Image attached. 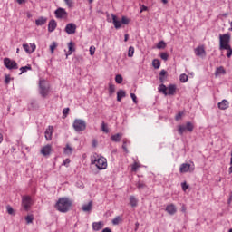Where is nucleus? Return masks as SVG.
<instances>
[{
  "label": "nucleus",
  "mask_w": 232,
  "mask_h": 232,
  "mask_svg": "<svg viewBox=\"0 0 232 232\" xmlns=\"http://www.w3.org/2000/svg\"><path fill=\"white\" fill-rule=\"evenodd\" d=\"M72 200L68 198H60L56 202L54 208L60 213H68L70 211V208H72Z\"/></svg>",
  "instance_id": "nucleus-1"
},
{
  "label": "nucleus",
  "mask_w": 232,
  "mask_h": 232,
  "mask_svg": "<svg viewBox=\"0 0 232 232\" xmlns=\"http://www.w3.org/2000/svg\"><path fill=\"white\" fill-rule=\"evenodd\" d=\"M231 43V35L229 34H219V50L229 48Z\"/></svg>",
  "instance_id": "nucleus-2"
},
{
  "label": "nucleus",
  "mask_w": 232,
  "mask_h": 232,
  "mask_svg": "<svg viewBox=\"0 0 232 232\" xmlns=\"http://www.w3.org/2000/svg\"><path fill=\"white\" fill-rule=\"evenodd\" d=\"M39 93L44 98L50 93V84L45 80L39 81Z\"/></svg>",
  "instance_id": "nucleus-3"
},
{
  "label": "nucleus",
  "mask_w": 232,
  "mask_h": 232,
  "mask_svg": "<svg viewBox=\"0 0 232 232\" xmlns=\"http://www.w3.org/2000/svg\"><path fill=\"white\" fill-rule=\"evenodd\" d=\"M92 164H96V168H98V169H106V168H108V160L102 156L95 159L94 160H92Z\"/></svg>",
  "instance_id": "nucleus-4"
},
{
  "label": "nucleus",
  "mask_w": 232,
  "mask_h": 232,
  "mask_svg": "<svg viewBox=\"0 0 232 232\" xmlns=\"http://www.w3.org/2000/svg\"><path fill=\"white\" fill-rule=\"evenodd\" d=\"M72 128L78 133L81 131H84V130H86V121L84 120L76 119L73 121Z\"/></svg>",
  "instance_id": "nucleus-5"
},
{
  "label": "nucleus",
  "mask_w": 232,
  "mask_h": 232,
  "mask_svg": "<svg viewBox=\"0 0 232 232\" xmlns=\"http://www.w3.org/2000/svg\"><path fill=\"white\" fill-rule=\"evenodd\" d=\"M4 65L7 70H18L19 65L17 64L16 61L11 60L10 58L4 59Z\"/></svg>",
  "instance_id": "nucleus-6"
},
{
  "label": "nucleus",
  "mask_w": 232,
  "mask_h": 232,
  "mask_svg": "<svg viewBox=\"0 0 232 232\" xmlns=\"http://www.w3.org/2000/svg\"><path fill=\"white\" fill-rule=\"evenodd\" d=\"M22 208H24L25 211H28V209L32 208V198L30 196L22 197Z\"/></svg>",
  "instance_id": "nucleus-7"
},
{
  "label": "nucleus",
  "mask_w": 232,
  "mask_h": 232,
  "mask_svg": "<svg viewBox=\"0 0 232 232\" xmlns=\"http://www.w3.org/2000/svg\"><path fill=\"white\" fill-rule=\"evenodd\" d=\"M54 14L57 19H64V17H68V12L63 7H59L55 10Z\"/></svg>",
  "instance_id": "nucleus-8"
},
{
  "label": "nucleus",
  "mask_w": 232,
  "mask_h": 232,
  "mask_svg": "<svg viewBox=\"0 0 232 232\" xmlns=\"http://www.w3.org/2000/svg\"><path fill=\"white\" fill-rule=\"evenodd\" d=\"M76 30H77V25H75V24L73 23L67 24L65 26V32L69 35L75 34Z\"/></svg>",
  "instance_id": "nucleus-9"
},
{
  "label": "nucleus",
  "mask_w": 232,
  "mask_h": 232,
  "mask_svg": "<svg viewBox=\"0 0 232 232\" xmlns=\"http://www.w3.org/2000/svg\"><path fill=\"white\" fill-rule=\"evenodd\" d=\"M92 209H93V201H89L88 204H83L82 207V211L84 213H92Z\"/></svg>",
  "instance_id": "nucleus-10"
},
{
  "label": "nucleus",
  "mask_w": 232,
  "mask_h": 232,
  "mask_svg": "<svg viewBox=\"0 0 232 232\" xmlns=\"http://www.w3.org/2000/svg\"><path fill=\"white\" fill-rule=\"evenodd\" d=\"M111 18H112L114 28H116V30H119V28L122 26L121 20H119V18L115 14H111Z\"/></svg>",
  "instance_id": "nucleus-11"
},
{
  "label": "nucleus",
  "mask_w": 232,
  "mask_h": 232,
  "mask_svg": "<svg viewBox=\"0 0 232 232\" xmlns=\"http://www.w3.org/2000/svg\"><path fill=\"white\" fill-rule=\"evenodd\" d=\"M165 211H167L169 215H175V213H177V207L174 204H169L166 207Z\"/></svg>",
  "instance_id": "nucleus-12"
},
{
  "label": "nucleus",
  "mask_w": 232,
  "mask_h": 232,
  "mask_svg": "<svg viewBox=\"0 0 232 232\" xmlns=\"http://www.w3.org/2000/svg\"><path fill=\"white\" fill-rule=\"evenodd\" d=\"M219 110H227L229 108V102L227 100H223L218 103Z\"/></svg>",
  "instance_id": "nucleus-13"
},
{
  "label": "nucleus",
  "mask_w": 232,
  "mask_h": 232,
  "mask_svg": "<svg viewBox=\"0 0 232 232\" xmlns=\"http://www.w3.org/2000/svg\"><path fill=\"white\" fill-rule=\"evenodd\" d=\"M42 155H44V157L50 155L52 153V145H46L44 146L41 150Z\"/></svg>",
  "instance_id": "nucleus-14"
},
{
  "label": "nucleus",
  "mask_w": 232,
  "mask_h": 232,
  "mask_svg": "<svg viewBox=\"0 0 232 232\" xmlns=\"http://www.w3.org/2000/svg\"><path fill=\"white\" fill-rule=\"evenodd\" d=\"M55 28H57V22L52 19L48 24V32L50 33L54 32Z\"/></svg>",
  "instance_id": "nucleus-15"
},
{
  "label": "nucleus",
  "mask_w": 232,
  "mask_h": 232,
  "mask_svg": "<svg viewBox=\"0 0 232 232\" xmlns=\"http://www.w3.org/2000/svg\"><path fill=\"white\" fill-rule=\"evenodd\" d=\"M104 227V223L102 221L93 222L92 223V229L93 231H101V229Z\"/></svg>",
  "instance_id": "nucleus-16"
},
{
  "label": "nucleus",
  "mask_w": 232,
  "mask_h": 232,
  "mask_svg": "<svg viewBox=\"0 0 232 232\" xmlns=\"http://www.w3.org/2000/svg\"><path fill=\"white\" fill-rule=\"evenodd\" d=\"M189 168H191V164L182 163L179 168L180 173H188L189 171Z\"/></svg>",
  "instance_id": "nucleus-17"
},
{
  "label": "nucleus",
  "mask_w": 232,
  "mask_h": 232,
  "mask_svg": "<svg viewBox=\"0 0 232 232\" xmlns=\"http://www.w3.org/2000/svg\"><path fill=\"white\" fill-rule=\"evenodd\" d=\"M195 54L198 56V57H200L202 55H206V50L204 49V47H197L195 49Z\"/></svg>",
  "instance_id": "nucleus-18"
},
{
  "label": "nucleus",
  "mask_w": 232,
  "mask_h": 232,
  "mask_svg": "<svg viewBox=\"0 0 232 232\" xmlns=\"http://www.w3.org/2000/svg\"><path fill=\"white\" fill-rule=\"evenodd\" d=\"M167 90H169V92H167V95H175V92H177V86L174 84H170L169 85Z\"/></svg>",
  "instance_id": "nucleus-19"
},
{
  "label": "nucleus",
  "mask_w": 232,
  "mask_h": 232,
  "mask_svg": "<svg viewBox=\"0 0 232 232\" xmlns=\"http://www.w3.org/2000/svg\"><path fill=\"white\" fill-rule=\"evenodd\" d=\"M130 204L131 208H137V206L139 205V199H137L135 196H130Z\"/></svg>",
  "instance_id": "nucleus-20"
},
{
  "label": "nucleus",
  "mask_w": 232,
  "mask_h": 232,
  "mask_svg": "<svg viewBox=\"0 0 232 232\" xmlns=\"http://www.w3.org/2000/svg\"><path fill=\"white\" fill-rule=\"evenodd\" d=\"M121 139H122V133L121 132L111 136L112 142H121Z\"/></svg>",
  "instance_id": "nucleus-21"
},
{
  "label": "nucleus",
  "mask_w": 232,
  "mask_h": 232,
  "mask_svg": "<svg viewBox=\"0 0 232 232\" xmlns=\"http://www.w3.org/2000/svg\"><path fill=\"white\" fill-rule=\"evenodd\" d=\"M123 97H126V92L124 90H119L117 92V101H118V102H121V101H122Z\"/></svg>",
  "instance_id": "nucleus-22"
},
{
  "label": "nucleus",
  "mask_w": 232,
  "mask_h": 232,
  "mask_svg": "<svg viewBox=\"0 0 232 232\" xmlns=\"http://www.w3.org/2000/svg\"><path fill=\"white\" fill-rule=\"evenodd\" d=\"M46 21L47 19L42 16L35 20V24L36 26H43L44 24H46Z\"/></svg>",
  "instance_id": "nucleus-23"
},
{
  "label": "nucleus",
  "mask_w": 232,
  "mask_h": 232,
  "mask_svg": "<svg viewBox=\"0 0 232 232\" xmlns=\"http://www.w3.org/2000/svg\"><path fill=\"white\" fill-rule=\"evenodd\" d=\"M215 75H226V69L220 66L216 69Z\"/></svg>",
  "instance_id": "nucleus-24"
},
{
  "label": "nucleus",
  "mask_w": 232,
  "mask_h": 232,
  "mask_svg": "<svg viewBox=\"0 0 232 232\" xmlns=\"http://www.w3.org/2000/svg\"><path fill=\"white\" fill-rule=\"evenodd\" d=\"M159 92L163 93V95H168V87H166V85H164V83H161L159 87Z\"/></svg>",
  "instance_id": "nucleus-25"
},
{
  "label": "nucleus",
  "mask_w": 232,
  "mask_h": 232,
  "mask_svg": "<svg viewBox=\"0 0 232 232\" xmlns=\"http://www.w3.org/2000/svg\"><path fill=\"white\" fill-rule=\"evenodd\" d=\"M152 66H153V68H155V70H159V68H160V60L154 59L152 61Z\"/></svg>",
  "instance_id": "nucleus-26"
},
{
  "label": "nucleus",
  "mask_w": 232,
  "mask_h": 232,
  "mask_svg": "<svg viewBox=\"0 0 232 232\" xmlns=\"http://www.w3.org/2000/svg\"><path fill=\"white\" fill-rule=\"evenodd\" d=\"M185 128L187 129V131H193V130H195V125H193V123H191V121H188L186 123Z\"/></svg>",
  "instance_id": "nucleus-27"
},
{
  "label": "nucleus",
  "mask_w": 232,
  "mask_h": 232,
  "mask_svg": "<svg viewBox=\"0 0 232 232\" xmlns=\"http://www.w3.org/2000/svg\"><path fill=\"white\" fill-rule=\"evenodd\" d=\"M68 49H69V55H72V53L75 52V44H73V42H70L68 44Z\"/></svg>",
  "instance_id": "nucleus-28"
},
{
  "label": "nucleus",
  "mask_w": 232,
  "mask_h": 232,
  "mask_svg": "<svg viewBox=\"0 0 232 232\" xmlns=\"http://www.w3.org/2000/svg\"><path fill=\"white\" fill-rule=\"evenodd\" d=\"M27 70H32V65L28 64L26 66L21 67L20 68V75H23V73L26 72Z\"/></svg>",
  "instance_id": "nucleus-29"
},
{
  "label": "nucleus",
  "mask_w": 232,
  "mask_h": 232,
  "mask_svg": "<svg viewBox=\"0 0 232 232\" xmlns=\"http://www.w3.org/2000/svg\"><path fill=\"white\" fill-rule=\"evenodd\" d=\"M72 151H73V149H72V147H70V145L67 144L64 149V153L66 155H72Z\"/></svg>",
  "instance_id": "nucleus-30"
},
{
  "label": "nucleus",
  "mask_w": 232,
  "mask_h": 232,
  "mask_svg": "<svg viewBox=\"0 0 232 232\" xmlns=\"http://www.w3.org/2000/svg\"><path fill=\"white\" fill-rule=\"evenodd\" d=\"M115 92V85H113L111 82L109 83V95H113V92Z\"/></svg>",
  "instance_id": "nucleus-31"
},
{
  "label": "nucleus",
  "mask_w": 232,
  "mask_h": 232,
  "mask_svg": "<svg viewBox=\"0 0 232 232\" xmlns=\"http://www.w3.org/2000/svg\"><path fill=\"white\" fill-rule=\"evenodd\" d=\"M166 73H168V72H166V70H161L160 72V82H164V75H166Z\"/></svg>",
  "instance_id": "nucleus-32"
},
{
  "label": "nucleus",
  "mask_w": 232,
  "mask_h": 232,
  "mask_svg": "<svg viewBox=\"0 0 232 232\" xmlns=\"http://www.w3.org/2000/svg\"><path fill=\"white\" fill-rule=\"evenodd\" d=\"M134 53H135V47L130 46L128 51V57H133Z\"/></svg>",
  "instance_id": "nucleus-33"
},
{
  "label": "nucleus",
  "mask_w": 232,
  "mask_h": 232,
  "mask_svg": "<svg viewBox=\"0 0 232 232\" xmlns=\"http://www.w3.org/2000/svg\"><path fill=\"white\" fill-rule=\"evenodd\" d=\"M102 130L104 133H110V130L108 129V125L102 121Z\"/></svg>",
  "instance_id": "nucleus-34"
},
{
  "label": "nucleus",
  "mask_w": 232,
  "mask_h": 232,
  "mask_svg": "<svg viewBox=\"0 0 232 232\" xmlns=\"http://www.w3.org/2000/svg\"><path fill=\"white\" fill-rule=\"evenodd\" d=\"M115 81L117 82V84H122V81H123L122 75L117 74L115 76Z\"/></svg>",
  "instance_id": "nucleus-35"
},
{
  "label": "nucleus",
  "mask_w": 232,
  "mask_h": 232,
  "mask_svg": "<svg viewBox=\"0 0 232 232\" xmlns=\"http://www.w3.org/2000/svg\"><path fill=\"white\" fill-rule=\"evenodd\" d=\"M186 126L184 125H179V129H178V131H179V135H184V131H186Z\"/></svg>",
  "instance_id": "nucleus-36"
},
{
  "label": "nucleus",
  "mask_w": 232,
  "mask_h": 232,
  "mask_svg": "<svg viewBox=\"0 0 232 232\" xmlns=\"http://www.w3.org/2000/svg\"><path fill=\"white\" fill-rule=\"evenodd\" d=\"M157 48L159 50H162L164 48H166V42L165 41H160L158 44H157Z\"/></svg>",
  "instance_id": "nucleus-37"
},
{
  "label": "nucleus",
  "mask_w": 232,
  "mask_h": 232,
  "mask_svg": "<svg viewBox=\"0 0 232 232\" xmlns=\"http://www.w3.org/2000/svg\"><path fill=\"white\" fill-rule=\"evenodd\" d=\"M179 81L180 82H188V75L186 73L180 74Z\"/></svg>",
  "instance_id": "nucleus-38"
},
{
  "label": "nucleus",
  "mask_w": 232,
  "mask_h": 232,
  "mask_svg": "<svg viewBox=\"0 0 232 232\" xmlns=\"http://www.w3.org/2000/svg\"><path fill=\"white\" fill-rule=\"evenodd\" d=\"M70 113V108H64L63 110V119H66L68 117V114Z\"/></svg>",
  "instance_id": "nucleus-39"
},
{
  "label": "nucleus",
  "mask_w": 232,
  "mask_h": 232,
  "mask_svg": "<svg viewBox=\"0 0 232 232\" xmlns=\"http://www.w3.org/2000/svg\"><path fill=\"white\" fill-rule=\"evenodd\" d=\"M56 48H57V42H53L52 44L50 45L51 53H53Z\"/></svg>",
  "instance_id": "nucleus-40"
},
{
  "label": "nucleus",
  "mask_w": 232,
  "mask_h": 232,
  "mask_svg": "<svg viewBox=\"0 0 232 232\" xmlns=\"http://www.w3.org/2000/svg\"><path fill=\"white\" fill-rule=\"evenodd\" d=\"M121 220H122V218L120 216L116 217L115 219H112L113 226H118Z\"/></svg>",
  "instance_id": "nucleus-41"
},
{
  "label": "nucleus",
  "mask_w": 232,
  "mask_h": 232,
  "mask_svg": "<svg viewBox=\"0 0 232 232\" xmlns=\"http://www.w3.org/2000/svg\"><path fill=\"white\" fill-rule=\"evenodd\" d=\"M25 220L27 224H32V222H34V216L28 215L27 217H25Z\"/></svg>",
  "instance_id": "nucleus-42"
},
{
  "label": "nucleus",
  "mask_w": 232,
  "mask_h": 232,
  "mask_svg": "<svg viewBox=\"0 0 232 232\" xmlns=\"http://www.w3.org/2000/svg\"><path fill=\"white\" fill-rule=\"evenodd\" d=\"M121 24H130V19L126 16H122L121 20Z\"/></svg>",
  "instance_id": "nucleus-43"
},
{
  "label": "nucleus",
  "mask_w": 232,
  "mask_h": 232,
  "mask_svg": "<svg viewBox=\"0 0 232 232\" xmlns=\"http://www.w3.org/2000/svg\"><path fill=\"white\" fill-rule=\"evenodd\" d=\"M223 50H227V57H228V59L231 57L232 55V48H231V45L228 46V48H224Z\"/></svg>",
  "instance_id": "nucleus-44"
},
{
  "label": "nucleus",
  "mask_w": 232,
  "mask_h": 232,
  "mask_svg": "<svg viewBox=\"0 0 232 232\" xmlns=\"http://www.w3.org/2000/svg\"><path fill=\"white\" fill-rule=\"evenodd\" d=\"M23 48L26 52V53H32V51L30 50V46L28 45V44H24Z\"/></svg>",
  "instance_id": "nucleus-45"
},
{
  "label": "nucleus",
  "mask_w": 232,
  "mask_h": 232,
  "mask_svg": "<svg viewBox=\"0 0 232 232\" xmlns=\"http://www.w3.org/2000/svg\"><path fill=\"white\" fill-rule=\"evenodd\" d=\"M45 139L46 140H52V130L45 131Z\"/></svg>",
  "instance_id": "nucleus-46"
},
{
  "label": "nucleus",
  "mask_w": 232,
  "mask_h": 232,
  "mask_svg": "<svg viewBox=\"0 0 232 232\" xmlns=\"http://www.w3.org/2000/svg\"><path fill=\"white\" fill-rule=\"evenodd\" d=\"M63 1L69 8H72V6H73V0H63Z\"/></svg>",
  "instance_id": "nucleus-47"
},
{
  "label": "nucleus",
  "mask_w": 232,
  "mask_h": 232,
  "mask_svg": "<svg viewBox=\"0 0 232 232\" xmlns=\"http://www.w3.org/2000/svg\"><path fill=\"white\" fill-rule=\"evenodd\" d=\"M160 57L163 61H168V57H169L168 53H161Z\"/></svg>",
  "instance_id": "nucleus-48"
},
{
  "label": "nucleus",
  "mask_w": 232,
  "mask_h": 232,
  "mask_svg": "<svg viewBox=\"0 0 232 232\" xmlns=\"http://www.w3.org/2000/svg\"><path fill=\"white\" fill-rule=\"evenodd\" d=\"M6 209L9 215H14V208L10 205L6 207Z\"/></svg>",
  "instance_id": "nucleus-49"
},
{
  "label": "nucleus",
  "mask_w": 232,
  "mask_h": 232,
  "mask_svg": "<svg viewBox=\"0 0 232 232\" xmlns=\"http://www.w3.org/2000/svg\"><path fill=\"white\" fill-rule=\"evenodd\" d=\"M181 188H182L183 191H186V189L189 188V185H188V183H186V182H183V183H181Z\"/></svg>",
  "instance_id": "nucleus-50"
},
{
  "label": "nucleus",
  "mask_w": 232,
  "mask_h": 232,
  "mask_svg": "<svg viewBox=\"0 0 232 232\" xmlns=\"http://www.w3.org/2000/svg\"><path fill=\"white\" fill-rule=\"evenodd\" d=\"M12 80V78H10L9 74H5V84H10V81Z\"/></svg>",
  "instance_id": "nucleus-51"
},
{
  "label": "nucleus",
  "mask_w": 232,
  "mask_h": 232,
  "mask_svg": "<svg viewBox=\"0 0 232 232\" xmlns=\"http://www.w3.org/2000/svg\"><path fill=\"white\" fill-rule=\"evenodd\" d=\"M89 52H90V55H95V46L92 45L90 47Z\"/></svg>",
  "instance_id": "nucleus-52"
},
{
  "label": "nucleus",
  "mask_w": 232,
  "mask_h": 232,
  "mask_svg": "<svg viewBox=\"0 0 232 232\" xmlns=\"http://www.w3.org/2000/svg\"><path fill=\"white\" fill-rule=\"evenodd\" d=\"M137 188L138 189H144V188H146V184L140 182L137 184Z\"/></svg>",
  "instance_id": "nucleus-53"
},
{
  "label": "nucleus",
  "mask_w": 232,
  "mask_h": 232,
  "mask_svg": "<svg viewBox=\"0 0 232 232\" xmlns=\"http://www.w3.org/2000/svg\"><path fill=\"white\" fill-rule=\"evenodd\" d=\"M182 115H184V112H179V113L175 116L176 121H180V119H182Z\"/></svg>",
  "instance_id": "nucleus-54"
},
{
  "label": "nucleus",
  "mask_w": 232,
  "mask_h": 232,
  "mask_svg": "<svg viewBox=\"0 0 232 232\" xmlns=\"http://www.w3.org/2000/svg\"><path fill=\"white\" fill-rule=\"evenodd\" d=\"M130 97L135 104H137V95L135 93H130Z\"/></svg>",
  "instance_id": "nucleus-55"
},
{
  "label": "nucleus",
  "mask_w": 232,
  "mask_h": 232,
  "mask_svg": "<svg viewBox=\"0 0 232 232\" xmlns=\"http://www.w3.org/2000/svg\"><path fill=\"white\" fill-rule=\"evenodd\" d=\"M31 106H32V108H39V105L37 104V102H35V101H33L31 102Z\"/></svg>",
  "instance_id": "nucleus-56"
},
{
  "label": "nucleus",
  "mask_w": 232,
  "mask_h": 232,
  "mask_svg": "<svg viewBox=\"0 0 232 232\" xmlns=\"http://www.w3.org/2000/svg\"><path fill=\"white\" fill-rule=\"evenodd\" d=\"M71 160L70 159H65L63 162V166H68V164H70Z\"/></svg>",
  "instance_id": "nucleus-57"
},
{
  "label": "nucleus",
  "mask_w": 232,
  "mask_h": 232,
  "mask_svg": "<svg viewBox=\"0 0 232 232\" xmlns=\"http://www.w3.org/2000/svg\"><path fill=\"white\" fill-rule=\"evenodd\" d=\"M122 148L126 153H128V148L126 147V141H123Z\"/></svg>",
  "instance_id": "nucleus-58"
},
{
  "label": "nucleus",
  "mask_w": 232,
  "mask_h": 232,
  "mask_svg": "<svg viewBox=\"0 0 232 232\" xmlns=\"http://www.w3.org/2000/svg\"><path fill=\"white\" fill-rule=\"evenodd\" d=\"M147 10H148V6L142 5V6H141V9H140V13L146 12Z\"/></svg>",
  "instance_id": "nucleus-59"
},
{
  "label": "nucleus",
  "mask_w": 232,
  "mask_h": 232,
  "mask_svg": "<svg viewBox=\"0 0 232 232\" xmlns=\"http://www.w3.org/2000/svg\"><path fill=\"white\" fill-rule=\"evenodd\" d=\"M229 173H232V151H231V158H230V168H229Z\"/></svg>",
  "instance_id": "nucleus-60"
},
{
  "label": "nucleus",
  "mask_w": 232,
  "mask_h": 232,
  "mask_svg": "<svg viewBox=\"0 0 232 232\" xmlns=\"http://www.w3.org/2000/svg\"><path fill=\"white\" fill-rule=\"evenodd\" d=\"M31 53H33V52L35 50L36 46H35V44H31Z\"/></svg>",
  "instance_id": "nucleus-61"
},
{
  "label": "nucleus",
  "mask_w": 232,
  "mask_h": 232,
  "mask_svg": "<svg viewBox=\"0 0 232 232\" xmlns=\"http://www.w3.org/2000/svg\"><path fill=\"white\" fill-rule=\"evenodd\" d=\"M128 39H130V35H129L128 34H126L124 35V41H125V43L128 42Z\"/></svg>",
  "instance_id": "nucleus-62"
},
{
  "label": "nucleus",
  "mask_w": 232,
  "mask_h": 232,
  "mask_svg": "<svg viewBox=\"0 0 232 232\" xmlns=\"http://www.w3.org/2000/svg\"><path fill=\"white\" fill-rule=\"evenodd\" d=\"M102 232H111V229H110L109 227H106L102 230Z\"/></svg>",
  "instance_id": "nucleus-63"
},
{
  "label": "nucleus",
  "mask_w": 232,
  "mask_h": 232,
  "mask_svg": "<svg viewBox=\"0 0 232 232\" xmlns=\"http://www.w3.org/2000/svg\"><path fill=\"white\" fill-rule=\"evenodd\" d=\"M232 201V192L230 193L229 198H228V204Z\"/></svg>",
  "instance_id": "nucleus-64"
}]
</instances>
